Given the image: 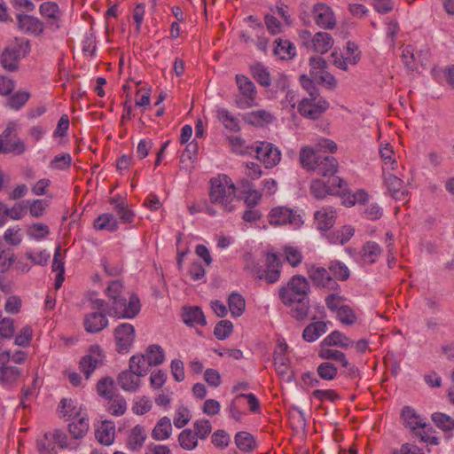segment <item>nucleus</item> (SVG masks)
<instances>
[{
  "label": "nucleus",
  "instance_id": "1",
  "mask_svg": "<svg viewBox=\"0 0 454 454\" xmlns=\"http://www.w3.org/2000/svg\"><path fill=\"white\" fill-rule=\"evenodd\" d=\"M123 285L120 280H113L106 288V295L112 301L108 309L111 317L118 318H134L140 311V301L132 294L129 301L122 296Z\"/></svg>",
  "mask_w": 454,
  "mask_h": 454
},
{
  "label": "nucleus",
  "instance_id": "2",
  "mask_svg": "<svg viewBox=\"0 0 454 454\" xmlns=\"http://www.w3.org/2000/svg\"><path fill=\"white\" fill-rule=\"evenodd\" d=\"M209 199L211 203L219 205L223 211L234 209L236 187L232 180L226 175H219L210 181Z\"/></svg>",
  "mask_w": 454,
  "mask_h": 454
},
{
  "label": "nucleus",
  "instance_id": "3",
  "mask_svg": "<svg viewBox=\"0 0 454 454\" xmlns=\"http://www.w3.org/2000/svg\"><path fill=\"white\" fill-rule=\"evenodd\" d=\"M300 162L308 171H315L323 176H331L336 173L338 162L330 155L317 153L310 147H303L300 152Z\"/></svg>",
  "mask_w": 454,
  "mask_h": 454
},
{
  "label": "nucleus",
  "instance_id": "4",
  "mask_svg": "<svg viewBox=\"0 0 454 454\" xmlns=\"http://www.w3.org/2000/svg\"><path fill=\"white\" fill-rule=\"evenodd\" d=\"M309 284L301 275L294 276L286 286L280 287L278 296L285 305H291L298 300L308 298Z\"/></svg>",
  "mask_w": 454,
  "mask_h": 454
},
{
  "label": "nucleus",
  "instance_id": "5",
  "mask_svg": "<svg viewBox=\"0 0 454 454\" xmlns=\"http://www.w3.org/2000/svg\"><path fill=\"white\" fill-rule=\"evenodd\" d=\"M236 83L239 89L235 102L239 108L247 109L255 105L257 90L254 82L246 75L237 74Z\"/></svg>",
  "mask_w": 454,
  "mask_h": 454
},
{
  "label": "nucleus",
  "instance_id": "6",
  "mask_svg": "<svg viewBox=\"0 0 454 454\" xmlns=\"http://www.w3.org/2000/svg\"><path fill=\"white\" fill-rule=\"evenodd\" d=\"M329 103L319 94L302 98L298 105L299 113L309 119H318L327 109Z\"/></svg>",
  "mask_w": 454,
  "mask_h": 454
},
{
  "label": "nucleus",
  "instance_id": "7",
  "mask_svg": "<svg viewBox=\"0 0 454 454\" xmlns=\"http://www.w3.org/2000/svg\"><path fill=\"white\" fill-rule=\"evenodd\" d=\"M39 13L44 19V25L49 30L55 32L61 27L63 11L56 2H43L39 5Z\"/></svg>",
  "mask_w": 454,
  "mask_h": 454
},
{
  "label": "nucleus",
  "instance_id": "8",
  "mask_svg": "<svg viewBox=\"0 0 454 454\" xmlns=\"http://www.w3.org/2000/svg\"><path fill=\"white\" fill-rule=\"evenodd\" d=\"M268 218L271 225L289 224L295 229L302 223L301 216L296 211L286 207H278L271 209Z\"/></svg>",
  "mask_w": 454,
  "mask_h": 454
},
{
  "label": "nucleus",
  "instance_id": "9",
  "mask_svg": "<svg viewBox=\"0 0 454 454\" xmlns=\"http://www.w3.org/2000/svg\"><path fill=\"white\" fill-rule=\"evenodd\" d=\"M256 158L263 163L266 168L277 166L281 160V152L273 144L266 141L255 143Z\"/></svg>",
  "mask_w": 454,
  "mask_h": 454
},
{
  "label": "nucleus",
  "instance_id": "10",
  "mask_svg": "<svg viewBox=\"0 0 454 454\" xmlns=\"http://www.w3.org/2000/svg\"><path fill=\"white\" fill-rule=\"evenodd\" d=\"M114 336L116 351L120 354L128 353L135 341V327L129 323H122L116 326Z\"/></svg>",
  "mask_w": 454,
  "mask_h": 454
},
{
  "label": "nucleus",
  "instance_id": "11",
  "mask_svg": "<svg viewBox=\"0 0 454 454\" xmlns=\"http://www.w3.org/2000/svg\"><path fill=\"white\" fill-rule=\"evenodd\" d=\"M15 129L16 126L14 123H9L7 128L0 135L2 153H14L20 155L25 152L26 146L22 141L17 138Z\"/></svg>",
  "mask_w": 454,
  "mask_h": 454
},
{
  "label": "nucleus",
  "instance_id": "12",
  "mask_svg": "<svg viewBox=\"0 0 454 454\" xmlns=\"http://www.w3.org/2000/svg\"><path fill=\"white\" fill-rule=\"evenodd\" d=\"M287 344L286 342H279L273 354V361L277 373L283 380L290 381L293 378V373L290 369V360L286 356Z\"/></svg>",
  "mask_w": 454,
  "mask_h": 454
},
{
  "label": "nucleus",
  "instance_id": "13",
  "mask_svg": "<svg viewBox=\"0 0 454 454\" xmlns=\"http://www.w3.org/2000/svg\"><path fill=\"white\" fill-rule=\"evenodd\" d=\"M307 273L315 286L333 291L340 290V286L325 268L311 265Z\"/></svg>",
  "mask_w": 454,
  "mask_h": 454
},
{
  "label": "nucleus",
  "instance_id": "14",
  "mask_svg": "<svg viewBox=\"0 0 454 454\" xmlns=\"http://www.w3.org/2000/svg\"><path fill=\"white\" fill-rule=\"evenodd\" d=\"M311 16L315 23L324 29H333L336 24V19L332 8L323 3L314 4L311 10Z\"/></svg>",
  "mask_w": 454,
  "mask_h": 454
},
{
  "label": "nucleus",
  "instance_id": "15",
  "mask_svg": "<svg viewBox=\"0 0 454 454\" xmlns=\"http://www.w3.org/2000/svg\"><path fill=\"white\" fill-rule=\"evenodd\" d=\"M18 27L24 33L34 36H42L45 28L44 22L39 18L28 14H17Z\"/></svg>",
  "mask_w": 454,
  "mask_h": 454
},
{
  "label": "nucleus",
  "instance_id": "16",
  "mask_svg": "<svg viewBox=\"0 0 454 454\" xmlns=\"http://www.w3.org/2000/svg\"><path fill=\"white\" fill-rule=\"evenodd\" d=\"M332 184H326L321 179H315L310 184V192L317 200L325 198L329 194H338L339 189L342 188L343 180L338 176H333Z\"/></svg>",
  "mask_w": 454,
  "mask_h": 454
},
{
  "label": "nucleus",
  "instance_id": "17",
  "mask_svg": "<svg viewBox=\"0 0 454 454\" xmlns=\"http://www.w3.org/2000/svg\"><path fill=\"white\" fill-rule=\"evenodd\" d=\"M103 355L99 346H91L88 355L84 356L80 361V368L84 373L85 378L89 379L94 370L102 364Z\"/></svg>",
  "mask_w": 454,
  "mask_h": 454
},
{
  "label": "nucleus",
  "instance_id": "18",
  "mask_svg": "<svg viewBox=\"0 0 454 454\" xmlns=\"http://www.w3.org/2000/svg\"><path fill=\"white\" fill-rule=\"evenodd\" d=\"M10 351L0 354V382L4 384L15 382L20 376V369L10 364Z\"/></svg>",
  "mask_w": 454,
  "mask_h": 454
},
{
  "label": "nucleus",
  "instance_id": "19",
  "mask_svg": "<svg viewBox=\"0 0 454 454\" xmlns=\"http://www.w3.org/2000/svg\"><path fill=\"white\" fill-rule=\"evenodd\" d=\"M267 270L262 274L257 275L260 279H265L268 284L277 282L280 278L281 263L276 254H269L266 258Z\"/></svg>",
  "mask_w": 454,
  "mask_h": 454
},
{
  "label": "nucleus",
  "instance_id": "20",
  "mask_svg": "<svg viewBox=\"0 0 454 454\" xmlns=\"http://www.w3.org/2000/svg\"><path fill=\"white\" fill-rule=\"evenodd\" d=\"M20 62V49L18 46L6 47L0 56L2 67L10 72L17 71Z\"/></svg>",
  "mask_w": 454,
  "mask_h": 454
},
{
  "label": "nucleus",
  "instance_id": "21",
  "mask_svg": "<svg viewBox=\"0 0 454 454\" xmlns=\"http://www.w3.org/2000/svg\"><path fill=\"white\" fill-rule=\"evenodd\" d=\"M385 184L391 196L398 200H404L407 191L403 187V181L391 173L384 175Z\"/></svg>",
  "mask_w": 454,
  "mask_h": 454
},
{
  "label": "nucleus",
  "instance_id": "22",
  "mask_svg": "<svg viewBox=\"0 0 454 454\" xmlns=\"http://www.w3.org/2000/svg\"><path fill=\"white\" fill-rule=\"evenodd\" d=\"M108 319L103 312H91L85 315L83 325L89 333H98L106 327Z\"/></svg>",
  "mask_w": 454,
  "mask_h": 454
},
{
  "label": "nucleus",
  "instance_id": "23",
  "mask_svg": "<svg viewBox=\"0 0 454 454\" xmlns=\"http://www.w3.org/2000/svg\"><path fill=\"white\" fill-rule=\"evenodd\" d=\"M314 217L317 229L327 231L335 222L336 211L332 207H322L315 213Z\"/></svg>",
  "mask_w": 454,
  "mask_h": 454
},
{
  "label": "nucleus",
  "instance_id": "24",
  "mask_svg": "<svg viewBox=\"0 0 454 454\" xmlns=\"http://www.w3.org/2000/svg\"><path fill=\"white\" fill-rule=\"evenodd\" d=\"M117 381L123 390L135 392L140 385V376L129 369L119 374Z\"/></svg>",
  "mask_w": 454,
  "mask_h": 454
},
{
  "label": "nucleus",
  "instance_id": "25",
  "mask_svg": "<svg viewBox=\"0 0 454 454\" xmlns=\"http://www.w3.org/2000/svg\"><path fill=\"white\" fill-rule=\"evenodd\" d=\"M146 438L147 434L145 427L140 425L135 426L128 435L127 446L129 450L133 451L140 450L143 447Z\"/></svg>",
  "mask_w": 454,
  "mask_h": 454
},
{
  "label": "nucleus",
  "instance_id": "26",
  "mask_svg": "<svg viewBox=\"0 0 454 454\" xmlns=\"http://www.w3.org/2000/svg\"><path fill=\"white\" fill-rule=\"evenodd\" d=\"M333 38L326 32H317L311 39V47L317 53L327 52L333 45Z\"/></svg>",
  "mask_w": 454,
  "mask_h": 454
},
{
  "label": "nucleus",
  "instance_id": "27",
  "mask_svg": "<svg viewBox=\"0 0 454 454\" xmlns=\"http://www.w3.org/2000/svg\"><path fill=\"white\" fill-rule=\"evenodd\" d=\"M183 321L191 326L205 325L206 318L200 307H185L182 314Z\"/></svg>",
  "mask_w": 454,
  "mask_h": 454
},
{
  "label": "nucleus",
  "instance_id": "28",
  "mask_svg": "<svg viewBox=\"0 0 454 454\" xmlns=\"http://www.w3.org/2000/svg\"><path fill=\"white\" fill-rule=\"evenodd\" d=\"M115 435V427L113 422L103 421L96 430V438L99 442L105 445H110L114 442Z\"/></svg>",
  "mask_w": 454,
  "mask_h": 454
},
{
  "label": "nucleus",
  "instance_id": "29",
  "mask_svg": "<svg viewBox=\"0 0 454 454\" xmlns=\"http://www.w3.org/2000/svg\"><path fill=\"white\" fill-rule=\"evenodd\" d=\"M273 52L281 59H291L295 56L294 45L287 39L278 38L275 41Z\"/></svg>",
  "mask_w": 454,
  "mask_h": 454
},
{
  "label": "nucleus",
  "instance_id": "30",
  "mask_svg": "<svg viewBox=\"0 0 454 454\" xmlns=\"http://www.w3.org/2000/svg\"><path fill=\"white\" fill-rule=\"evenodd\" d=\"M361 259L364 263H374L381 254L380 247L374 241L366 242L360 251Z\"/></svg>",
  "mask_w": 454,
  "mask_h": 454
},
{
  "label": "nucleus",
  "instance_id": "31",
  "mask_svg": "<svg viewBox=\"0 0 454 454\" xmlns=\"http://www.w3.org/2000/svg\"><path fill=\"white\" fill-rule=\"evenodd\" d=\"M172 434V425L170 419L162 417L155 425L152 431V437L156 441H164L170 437Z\"/></svg>",
  "mask_w": 454,
  "mask_h": 454
},
{
  "label": "nucleus",
  "instance_id": "32",
  "mask_svg": "<svg viewBox=\"0 0 454 454\" xmlns=\"http://www.w3.org/2000/svg\"><path fill=\"white\" fill-rule=\"evenodd\" d=\"M81 411H82V408L78 407L73 400L63 398L60 401V405H59L60 417L65 419L66 420L76 419L80 418L81 416H82Z\"/></svg>",
  "mask_w": 454,
  "mask_h": 454
},
{
  "label": "nucleus",
  "instance_id": "33",
  "mask_svg": "<svg viewBox=\"0 0 454 454\" xmlns=\"http://www.w3.org/2000/svg\"><path fill=\"white\" fill-rule=\"evenodd\" d=\"M355 233V229L351 225H345L327 235V239L331 244L344 245Z\"/></svg>",
  "mask_w": 454,
  "mask_h": 454
},
{
  "label": "nucleus",
  "instance_id": "34",
  "mask_svg": "<svg viewBox=\"0 0 454 454\" xmlns=\"http://www.w3.org/2000/svg\"><path fill=\"white\" fill-rule=\"evenodd\" d=\"M402 418L405 427H409L412 431H416L417 429L425 427L426 426L423 419L411 407L406 406L402 410Z\"/></svg>",
  "mask_w": 454,
  "mask_h": 454
},
{
  "label": "nucleus",
  "instance_id": "35",
  "mask_svg": "<svg viewBox=\"0 0 454 454\" xmlns=\"http://www.w3.org/2000/svg\"><path fill=\"white\" fill-rule=\"evenodd\" d=\"M237 448L243 452H252L256 448V442L254 436L245 431L238 432L234 437Z\"/></svg>",
  "mask_w": 454,
  "mask_h": 454
},
{
  "label": "nucleus",
  "instance_id": "36",
  "mask_svg": "<svg viewBox=\"0 0 454 454\" xmlns=\"http://www.w3.org/2000/svg\"><path fill=\"white\" fill-rule=\"evenodd\" d=\"M327 331L326 323L324 321H317L309 324L305 327L302 333V338L309 342L315 341L321 335Z\"/></svg>",
  "mask_w": 454,
  "mask_h": 454
},
{
  "label": "nucleus",
  "instance_id": "37",
  "mask_svg": "<svg viewBox=\"0 0 454 454\" xmlns=\"http://www.w3.org/2000/svg\"><path fill=\"white\" fill-rule=\"evenodd\" d=\"M331 345H324L320 343V348L318 350V356L325 360H333L340 363L341 365L347 364L346 355L337 349L330 348Z\"/></svg>",
  "mask_w": 454,
  "mask_h": 454
},
{
  "label": "nucleus",
  "instance_id": "38",
  "mask_svg": "<svg viewBox=\"0 0 454 454\" xmlns=\"http://www.w3.org/2000/svg\"><path fill=\"white\" fill-rule=\"evenodd\" d=\"M322 344L348 348L353 345V341L340 332L333 331L322 340Z\"/></svg>",
  "mask_w": 454,
  "mask_h": 454
},
{
  "label": "nucleus",
  "instance_id": "39",
  "mask_svg": "<svg viewBox=\"0 0 454 454\" xmlns=\"http://www.w3.org/2000/svg\"><path fill=\"white\" fill-rule=\"evenodd\" d=\"M68 425L69 433L74 438H82L89 430V419L86 415L81 416Z\"/></svg>",
  "mask_w": 454,
  "mask_h": 454
},
{
  "label": "nucleus",
  "instance_id": "40",
  "mask_svg": "<svg viewBox=\"0 0 454 454\" xmlns=\"http://www.w3.org/2000/svg\"><path fill=\"white\" fill-rule=\"evenodd\" d=\"M217 117L225 129L237 132L240 129L239 121L227 109L221 108L217 110Z\"/></svg>",
  "mask_w": 454,
  "mask_h": 454
},
{
  "label": "nucleus",
  "instance_id": "41",
  "mask_svg": "<svg viewBox=\"0 0 454 454\" xmlns=\"http://www.w3.org/2000/svg\"><path fill=\"white\" fill-rule=\"evenodd\" d=\"M244 119L251 125L262 126L271 122L273 117L270 113L265 110H258L247 114Z\"/></svg>",
  "mask_w": 454,
  "mask_h": 454
},
{
  "label": "nucleus",
  "instance_id": "42",
  "mask_svg": "<svg viewBox=\"0 0 454 454\" xmlns=\"http://www.w3.org/2000/svg\"><path fill=\"white\" fill-rule=\"evenodd\" d=\"M144 356L150 366L160 365L165 359L164 350L159 345H150L145 350Z\"/></svg>",
  "mask_w": 454,
  "mask_h": 454
},
{
  "label": "nucleus",
  "instance_id": "43",
  "mask_svg": "<svg viewBox=\"0 0 454 454\" xmlns=\"http://www.w3.org/2000/svg\"><path fill=\"white\" fill-rule=\"evenodd\" d=\"M178 443L182 449L192 450L199 443L197 434H195L192 429H184L178 434Z\"/></svg>",
  "mask_w": 454,
  "mask_h": 454
},
{
  "label": "nucleus",
  "instance_id": "44",
  "mask_svg": "<svg viewBox=\"0 0 454 454\" xmlns=\"http://www.w3.org/2000/svg\"><path fill=\"white\" fill-rule=\"evenodd\" d=\"M129 367L138 376L143 377L148 373L151 366L144 355H135L130 357Z\"/></svg>",
  "mask_w": 454,
  "mask_h": 454
},
{
  "label": "nucleus",
  "instance_id": "45",
  "mask_svg": "<svg viewBox=\"0 0 454 454\" xmlns=\"http://www.w3.org/2000/svg\"><path fill=\"white\" fill-rule=\"evenodd\" d=\"M94 227L97 230L114 231L117 230L118 223L113 215L102 214L95 219Z\"/></svg>",
  "mask_w": 454,
  "mask_h": 454
},
{
  "label": "nucleus",
  "instance_id": "46",
  "mask_svg": "<svg viewBox=\"0 0 454 454\" xmlns=\"http://www.w3.org/2000/svg\"><path fill=\"white\" fill-rule=\"evenodd\" d=\"M107 400V410L111 414L114 416H121L125 413L127 404L123 396L114 394Z\"/></svg>",
  "mask_w": 454,
  "mask_h": 454
},
{
  "label": "nucleus",
  "instance_id": "47",
  "mask_svg": "<svg viewBox=\"0 0 454 454\" xmlns=\"http://www.w3.org/2000/svg\"><path fill=\"white\" fill-rule=\"evenodd\" d=\"M229 309L233 317H239L243 314L246 307L245 299L241 294L232 293L228 300Z\"/></svg>",
  "mask_w": 454,
  "mask_h": 454
},
{
  "label": "nucleus",
  "instance_id": "48",
  "mask_svg": "<svg viewBox=\"0 0 454 454\" xmlns=\"http://www.w3.org/2000/svg\"><path fill=\"white\" fill-rule=\"evenodd\" d=\"M328 269L333 273V277L340 281H345L350 276L348 268L342 262L338 260L331 261Z\"/></svg>",
  "mask_w": 454,
  "mask_h": 454
},
{
  "label": "nucleus",
  "instance_id": "49",
  "mask_svg": "<svg viewBox=\"0 0 454 454\" xmlns=\"http://www.w3.org/2000/svg\"><path fill=\"white\" fill-rule=\"evenodd\" d=\"M332 58L334 66L342 70H348V63L356 65L360 59V54L356 53L353 56H345L343 57L340 53L337 51H333L332 53Z\"/></svg>",
  "mask_w": 454,
  "mask_h": 454
},
{
  "label": "nucleus",
  "instance_id": "50",
  "mask_svg": "<svg viewBox=\"0 0 454 454\" xmlns=\"http://www.w3.org/2000/svg\"><path fill=\"white\" fill-rule=\"evenodd\" d=\"M294 306L291 309V315L297 320H303L308 317L309 310V299L304 298L295 301Z\"/></svg>",
  "mask_w": 454,
  "mask_h": 454
},
{
  "label": "nucleus",
  "instance_id": "51",
  "mask_svg": "<svg viewBox=\"0 0 454 454\" xmlns=\"http://www.w3.org/2000/svg\"><path fill=\"white\" fill-rule=\"evenodd\" d=\"M432 420L437 427L443 431L454 429V419L445 413L434 412L432 415Z\"/></svg>",
  "mask_w": 454,
  "mask_h": 454
},
{
  "label": "nucleus",
  "instance_id": "52",
  "mask_svg": "<svg viewBox=\"0 0 454 454\" xmlns=\"http://www.w3.org/2000/svg\"><path fill=\"white\" fill-rule=\"evenodd\" d=\"M251 71L254 78L262 86L268 87L270 85V73L264 66L261 64H255L252 67Z\"/></svg>",
  "mask_w": 454,
  "mask_h": 454
},
{
  "label": "nucleus",
  "instance_id": "53",
  "mask_svg": "<svg viewBox=\"0 0 454 454\" xmlns=\"http://www.w3.org/2000/svg\"><path fill=\"white\" fill-rule=\"evenodd\" d=\"M340 289L334 291V293L327 295L325 299V305L328 309L333 312H338L340 308L344 307L346 304L345 298L340 294Z\"/></svg>",
  "mask_w": 454,
  "mask_h": 454
},
{
  "label": "nucleus",
  "instance_id": "54",
  "mask_svg": "<svg viewBox=\"0 0 454 454\" xmlns=\"http://www.w3.org/2000/svg\"><path fill=\"white\" fill-rule=\"evenodd\" d=\"M317 372L322 380H333L338 375V369L333 364L324 362L317 366Z\"/></svg>",
  "mask_w": 454,
  "mask_h": 454
},
{
  "label": "nucleus",
  "instance_id": "55",
  "mask_svg": "<svg viewBox=\"0 0 454 454\" xmlns=\"http://www.w3.org/2000/svg\"><path fill=\"white\" fill-rule=\"evenodd\" d=\"M50 233L48 225L44 223H34L27 229V234L29 238L41 240L45 239Z\"/></svg>",
  "mask_w": 454,
  "mask_h": 454
},
{
  "label": "nucleus",
  "instance_id": "56",
  "mask_svg": "<svg viewBox=\"0 0 454 454\" xmlns=\"http://www.w3.org/2000/svg\"><path fill=\"white\" fill-rule=\"evenodd\" d=\"M191 418L192 415L189 409L184 405H179L175 412L174 425L177 428H182L191 420Z\"/></svg>",
  "mask_w": 454,
  "mask_h": 454
},
{
  "label": "nucleus",
  "instance_id": "57",
  "mask_svg": "<svg viewBox=\"0 0 454 454\" xmlns=\"http://www.w3.org/2000/svg\"><path fill=\"white\" fill-rule=\"evenodd\" d=\"M211 442L218 449H225L231 442V436L225 430L218 429L211 435Z\"/></svg>",
  "mask_w": 454,
  "mask_h": 454
},
{
  "label": "nucleus",
  "instance_id": "58",
  "mask_svg": "<svg viewBox=\"0 0 454 454\" xmlns=\"http://www.w3.org/2000/svg\"><path fill=\"white\" fill-rule=\"evenodd\" d=\"M193 433L197 434L198 439H206L212 431V426L207 419H199L193 423Z\"/></svg>",
  "mask_w": 454,
  "mask_h": 454
},
{
  "label": "nucleus",
  "instance_id": "59",
  "mask_svg": "<svg viewBox=\"0 0 454 454\" xmlns=\"http://www.w3.org/2000/svg\"><path fill=\"white\" fill-rule=\"evenodd\" d=\"M49 207V201L46 200H34L29 202L28 209L31 216L40 218L43 216Z\"/></svg>",
  "mask_w": 454,
  "mask_h": 454
},
{
  "label": "nucleus",
  "instance_id": "60",
  "mask_svg": "<svg viewBox=\"0 0 454 454\" xmlns=\"http://www.w3.org/2000/svg\"><path fill=\"white\" fill-rule=\"evenodd\" d=\"M233 330V325L229 320L218 322L214 329V334L218 340H224L231 335Z\"/></svg>",
  "mask_w": 454,
  "mask_h": 454
},
{
  "label": "nucleus",
  "instance_id": "61",
  "mask_svg": "<svg viewBox=\"0 0 454 454\" xmlns=\"http://www.w3.org/2000/svg\"><path fill=\"white\" fill-rule=\"evenodd\" d=\"M30 94L27 91H18L8 98V106L14 110H19L29 99Z\"/></svg>",
  "mask_w": 454,
  "mask_h": 454
},
{
  "label": "nucleus",
  "instance_id": "62",
  "mask_svg": "<svg viewBox=\"0 0 454 454\" xmlns=\"http://www.w3.org/2000/svg\"><path fill=\"white\" fill-rule=\"evenodd\" d=\"M284 254L286 260L294 267L299 265L301 262L302 254L301 251L296 247L291 246L285 247Z\"/></svg>",
  "mask_w": 454,
  "mask_h": 454
},
{
  "label": "nucleus",
  "instance_id": "63",
  "mask_svg": "<svg viewBox=\"0 0 454 454\" xmlns=\"http://www.w3.org/2000/svg\"><path fill=\"white\" fill-rule=\"evenodd\" d=\"M114 381L111 378H103L97 384V391L100 396L109 399L114 394L113 393Z\"/></svg>",
  "mask_w": 454,
  "mask_h": 454
},
{
  "label": "nucleus",
  "instance_id": "64",
  "mask_svg": "<svg viewBox=\"0 0 454 454\" xmlns=\"http://www.w3.org/2000/svg\"><path fill=\"white\" fill-rule=\"evenodd\" d=\"M337 317L342 324L348 325L355 324L356 321V316L355 312L348 305H345L344 307L340 308V310H338Z\"/></svg>",
  "mask_w": 454,
  "mask_h": 454
}]
</instances>
